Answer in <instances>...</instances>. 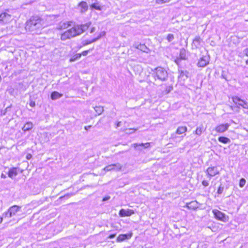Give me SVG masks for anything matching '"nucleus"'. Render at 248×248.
Masks as SVG:
<instances>
[{
	"instance_id": "f257e3e1",
	"label": "nucleus",
	"mask_w": 248,
	"mask_h": 248,
	"mask_svg": "<svg viewBox=\"0 0 248 248\" xmlns=\"http://www.w3.org/2000/svg\"><path fill=\"white\" fill-rule=\"evenodd\" d=\"M90 25L91 23L89 22L83 25L74 26L62 33L61 34V39L62 41H65L79 35L86 31Z\"/></svg>"
},
{
	"instance_id": "f03ea898",
	"label": "nucleus",
	"mask_w": 248,
	"mask_h": 248,
	"mask_svg": "<svg viewBox=\"0 0 248 248\" xmlns=\"http://www.w3.org/2000/svg\"><path fill=\"white\" fill-rule=\"evenodd\" d=\"M44 26L43 20L39 18L33 17L31 18L26 22L25 29L27 31H32L41 29Z\"/></svg>"
},
{
	"instance_id": "7ed1b4c3",
	"label": "nucleus",
	"mask_w": 248,
	"mask_h": 248,
	"mask_svg": "<svg viewBox=\"0 0 248 248\" xmlns=\"http://www.w3.org/2000/svg\"><path fill=\"white\" fill-rule=\"evenodd\" d=\"M155 78L161 81H165L168 78L167 71L161 67H158L155 69Z\"/></svg>"
},
{
	"instance_id": "20e7f679",
	"label": "nucleus",
	"mask_w": 248,
	"mask_h": 248,
	"mask_svg": "<svg viewBox=\"0 0 248 248\" xmlns=\"http://www.w3.org/2000/svg\"><path fill=\"white\" fill-rule=\"evenodd\" d=\"M248 109V104L247 102L240 99L238 97H233V111L235 108Z\"/></svg>"
},
{
	"instance_id": "39448f33",
	"label": "nucleus",
	"mask_w": 248,
	"mask_h": 248,
	"mask_svg": "<svg viewBox=\"0 0 248 248\" xmlns=\"http://www.w3.org/2000/svg\"><path fill=\"white\" fill-rule=\"evenodd\" d=\"M12 20V16L8 13L4 12L0 14V22L7 24Z\"/></svg>"
},
{
	"instance_id": "423d86ee",
	"label": "nucleus",
	"mask_w": 248,
	"mask_h": 248,
	"mask_svg": "<svg viewBox=\"0 0 248 248\" xmlns=\"http://www.w3.org/2000/svg\"><path fill=\"white\" fill-rule=\"evenodd\" d=\"M213 213H214L215 217L218 220H220L223 222H226V221H228V217L226 216L225 214H224L222 212H221L220 211H219L217 210H213Z\"/></svg>"
},
{
	"instance_id": "0eeeda50",
	"label": "nucleus",
	"mask_w": 248,
	"mask_h": 248,
	"mask_svg": "<svg viewBox=\"0 0 248 248\" xmlns=\"http://www.w3.org/2000/svg\"><path fill=\"white\" fill-rule=\"evenodd\" d=\"M209 59L210 58L208 56H203L199 59L197 63L198 66L200 67H205L209 63Z\"/></svg>"
},
{
	"instance_id": "6e6552de",
	"label": "nucleus",
	"mask_w": 248,
	"mask_h": 248,
	"mask_svg": "<svg viewBox=\"0 0 248 248\" xmlns=\"http://www.w3.org/2000/svg\"><path fill=\"white\" fill-rule=\"evenodd\" d=\"M219 170L217 167H209L206 170V173L210 177H213L219 173Z\"/></svg>"
},
{
	"instance_id": "1a4fd4ad",
	"label": "nucleus",
	"mask_w": 248,
	"mask_h": 248,
	"mask_svg": "<svg viewBox=\"0 0 248 248\" xmlns=\"http://www.w3.org/2000/svg\"><path fill=\"white\" fill-rule=\"evenodd\" d=\"M202 42V40L200 37H196L193 41L192 44V48L197 49L200 48Z\"/></svg>"
},
{
	"instance_id": "9d476101",
	"label": "nucleus",
	"mask_w": 248,
	"mask_h": 248,
	"mask_svg": "<svg viewBox=\"0 0 248 248\" xmlns=\"http://www.w3.org/2000/svg\"><path fill=\"white\" fill-rule=\"evenodd\" d=\"M134 214L133 210L129 209H122L119 212V215L121 217H128Z\"/></svg>"
},
{
	"instance_id": "9b49d317",
	"label": "nucleus",
	"mask_w": 248,
	"mask_h": 248,
	"mask_svg": "<svg viewBox=\"0 0 248 248\" xmlns=\"http://www.w3.org/2000/svg\"><path fill=\"white\" fill-rule=\"evenodd\" d=\"M20 206L17 205H13L10 207L8 209V212H9V217H11L12 216L16 215V213L20 210Z\"/></svg>"
},
{
	"instance_id": "f8f14e48",
	"label": "nucleus",
	"mask_w": 248,
	"mask_h": 248,
	"mask_svg": "<svg viewBox=\"0 0 248 248\" xmlns=\"http://www.w3.org/2000/svg\"><path fill=\"white\" fill-rule=\"evenodd\" d=\"M132 236V233L130 232L128 234H120L117 238L118 242H121L126 239L130 238Z\"/></svg>"
},
{
	"instance_id": "ddd939ff",
	"label": "nucleus",
	"mask_w": 248,
	"mask_h": 248,
	"mask_svg": "<svg viewBox=\"0 0 248 248\" xmlns=\"http://www.w3.org/2000/svg\"><path fill=\"white\" fill-rule=\"evenodd\" d=\"M228 124H220L216 127L215 131L217 133H222L228 129Z\"/></svg>"
},
{
	"instance_id": "4468645a",
	"label": "nucleus",
	"mask_w": 248,
	"mask_h": 248,
	"mask_svg": "<svg viewBox=\"0 0 248 248\" xmlns=\"http://www.w3.org/2000/svg\"><path fill=\"white\" fill-rule=\"evenodd\" d=\"M78 8L80 12L84 13L86 12L88 9V6L86 2L82 1L80 2L78 5Z\"/></svg>"
},
{
	"instance_id": "2eb2a0df",
	"label": "nucleus",
	"mask_w": 248,
	"mask_h": 248,
	"mask_svg": "<svg viewBox=\"0 0 248 248\" xmlns=\"http://www.w3.org/2000/svg\"><path fill=\"white\" fill-rule=\"evenodd\" d=\"M188 209L195 210L199 208L198 203L196 201L187 203L186 206Z\"/></svg>"
},
{
	"instance_id": "dca6fc26",
	"label": "nucleus",
	"mask_w": 248,
	"mask_h": 248,
	"mask_svg": "<svg viewBox=\"0 0 248 248\" xmlns=\"http://www.w3.org/2000/svg\"><path fill=\"white\" fill-rule=\"evenodd\" d=\"M18 173V169L16 168H13L11 169L8 173V176L11 178L16 177Z\"/></svg>"
},
{
	"instance_id": "f3484780",
	"label": "nucleus",
	"mask_w": 248,
	"mask_h": 248,
	"mask_svg": "<svg viewBox=\"0 0 248 248\" xmlns=\"http://www.w3.org/2000/svg\"><path fill=\"white\" fill-rule=\"evenodd\" d=\"M134 47L137 49H138L143 52H148V48L146 47V46L144 44H135Z\"/></svg>"
},
{
	"instance_id": "a211bd4d",
	"label": "nucleus",
	"mask_w": 248,
	"mask_h": 248,
	"mask_svg": "<svg viewBox=\"0 0 248 248\" xmlns=\"http://www.w3.org/2000/svg\"><path fill=\"white\" fill-rule=\"evenodd\" d=\"M33 127V124L31 122H27L22 128L24 132L31 130Z\"/></svg>"
},
{
	"instance_id": "6ab92c4d",
	"label": "nucleus",
	"mask_w": 248,
	"mask_h": 248,
	"mask_svg": "<svg viewBox=\"0 0 248 248\" xmlns=\"http://www.w3.org/2000/svg\"><path fill=\"white\" fill-rule=\"evenodd\" d=\"M104 6H101L98 2H94L90 6L91 9H94L98 11H101L103 10Z\"/></svg>"
},
{
	"instance_id": "aec40b11",
	"label": "nucleus",
	"mask_w": 248,
	"mask_h": 248,
	"mask_svg": "<svg viewBox=\"0 0 248 248\" xmlns=\"http://www.w3.org/2000/svg\"><path fill=\"white\" fill-rule=\"evenodd\" d=\"M187 130V128L185 126H179L178 127L176 133L178 135H181L186 132Z\"/></svg>"
},
{
	"instance_id": "412c9836",
	"label": "nucleus",
	"mask_w": 248,
	"mask_h": 248,
	"mask_svg": "<svg viewBox=\"0 0 248 248\" xmlns=\"http://www.w3.org/2000/svg\"><path fill=\"white\" fill-rule=\"evenodd\" d=\"M93 108L97 114L95 116L101 115L104 111V108L102 106H96Z\"/></svg>"
},
{
	"instance_id": "4be33fe9",
	"label": "nucleus",
	"mask_w": 248,
	"mask_h": 248,
	"mask_svg": "<svg viewBox=\"0 0 248 248\" xmlns=\"http://www.w3.org/2000/svg\"><path fill=\"white\" fill-rule=\"evenodd\" d=\"M188 73L186 71H181L180 73V75L179 76V78L181 79H182L183 80H186L188 78Z\"/></svg>"
},
{
	"instance_id": "5701e85b",
	"label": "nucleus",
	"mask_w": 248,
	"mask_h": 248,
	"mask_svg": "<svg viewBox=\"0 0 248 248\" xmlns=\"http://www.w3.org/2000/svg\"><path fill=\"white\" fill-rule=\"evenodd\" d=\"M62 96V94H60L57 92H53L51 95V98L52 100H56Z\"/></svg>"
},
{
	"instance_id": "b1692460",
	"label": "nucleus",
	"mask_w": 248,
	"mask_h": 248,
	"mask_svg": "<svg viewBox=\"0 0 248 248\" xmlns=\"http://www.w3.org/2000/svg\"><path fill=\"white\" fill-rule=\"evenodd\" d=\"M132 146L135 148H137V147L139 146H143L145 148H147L148 147H149L150 146V143L147 142V143H141V144H138V143H134L132 145Z\"/></svg>"
},
{
	"instance_id": "393cba45",
	"label": "nucleus",
	"mask_w": 248,
	"mask_h": 248,
	"mask_svg": "<svg viewBox=\"0 0 248 248\" xmlns=\"http://www.w3.org/2000/svg\"><path fill=\"white\" fill-rule=\"evenodd\" d=\"M81 54H80V53L76 54V55L72 56L71 58L70 59L69 61L70 62H75L78 59H79L81 57Z\"/></svg>"
},
{
	"instance_id": "a878e982",
	"label": "nucleus",
	"mask_w": 248,
	"mask_h": 248,
	"mask_svg": "<svg viewBox=\"0 0 248 248\" xmlns=\"http://www.w3.org/2000/svg\"><path fill=\"white\" fill-rule=\"evenodd\" d=\"M114 170V166L113 164L109 165L107 166H106L105 168H104L103 170L106 172L107 171H109L111 170Z\"/></svg>"
},
{
	"instance_id": "bb28decb",
	"label": "nucleus",
	"mask_w": 248,
	"mask_h": 248,
	"mask_svg": "<svg viewBox=\"0 0 248 248\" xmlns=\"http://www.w3.org/2000/svg\"><path fill=\"white\" fill-rule=\"evenodd\" d=\"M194 132L198 136H200L202 133V127H197Z\"/></svg>"
},
{
	"instance_id": "cd10ccee",
	"label": "nucleus",
	"mask_w": 248,
	"mask_h": 248,
	"mask_svg": "<svg viewBox=\"0 0 248 248\" xmlns=\"http://www.w3.org/2000/svg\"><path fill=\"white\" fill-rule=\"evenodd\" d=\"M171 0H155V3L157 4L161 5L164 3L169 2Z\"/></svg>"
},
{
	"instance_id": "c85d7f7f",
	"label": "nucleus",
	"mask_w": 248,
	"mask_h": 248,
	"mask_svg": "<svg viewBox=\"0 0 248 248\" xmlns=\"http://www.w3.org/2000/svg\"><path fill=\"white\" fill-rule=\"evenodd\" d=\"M218 140L220 142H221L224 143H227L229 141H230V140H229V139H228L227 138H225V137H223L219 138Z\"/></svg>"
},
{
	"instance_id": "c756f323",
	"label": "nucleus",
	"mask_w": 248,
	"mask_h": 248,
	"mask_svg": "<svg viewBox=\"0 0 248 248\" xmlns=\"http://www.w3.org/2000/svg\"><path fill=\"white\" fill-rule=\"evenodd\" d=\"M114 168V170H120L122 168V165L120 163H116L113 164Z\"/></svg>"
},
{
	"instance_id": "7c9ffc66",
	"label": "nucleus",
	"mask_w": 248,
	"mask_h": 248,
	"mask_svg": "<svg viewBox=\"0 0 248 248\" xmlns=\"http://www.w3.org/2000/svg\"><path fill=\"white\" fill-rule=\"evenodd\" d=\"M180 57L181 59H183V60L186 59V50H185L182 49L180 51Z\"/></svg>"
},
{
	"instance_id": "2f4dec72",
	"label": "nucleus",
	"mask_w": 248,
	"mask_h": 248,
	"mask_svg": "<svg viewBox=\"0 0 248 248\" xmlns=\"http://www.w3.org/2000/svg\"><path fill=\"white\" fill-rule=\"evenodd\" d=\"M70 26V24L68 22H65L62 24V26H60L58 28L59 30H62V29H66Z\"/></svg>"
},
{
	"instance_id": "473e14b6",
	"label": "nucleus",
	"mask_w": 248,
	"mask_h": 248,
	"mask_svg": "<svg viewBox=\"0 0 248 248\" xmlns=\"http://www.w3.org/2000/svg\"><path fill=\"white\" fill-rule=\"evenodd\" d=\"M246 180L244 178H241L240 180L239 186L240 187H243L246 184Z\"/></svg>"
},
{
	"instance_id": "72a5a7b5",
	"label": "nucleus",
	"mask_w": 248,
	"mask_h": 248,
	"mask_svg": "<svg viewBox=\"0 0 248 248\" xmlns=\"http://www.w3.org/2000/svg\"><path fill=\"white\" fill-rule=\"evenodd\" d=\"M136 130V129L134 128L126 129L125 130V133L127 134H130L131 133H134Z\"/></svg>"
},
{
	"instance_id": "f704fd0d",
	"label": "nucleus",
	"mask_w": 248,
	"mask_h": 248,
	"mask_svg": "<svg viewBox=\"0 0 248 248\" xmlns=\"http://www.w3.org/2000/svg\"><path fill=\"white\" fill-rule=\"evenodd\" d=\"M174 39V35L172 34H169L167 36V39L169 42L171 41Z\"/></svg>"
},
{
	"instance_id": "c9c22d12",
	"label": "nucleus",
	"mask_w": 248,
	"mask_h": 248,
	"mask_svg": "<svg viewBox=\"0 0 248 248\" xmlns=\"http://www.w3.org/2000/svg\"><path fill=\"white\" fill-rule=\"evenodd\" d=\"M105 34H106V32L105 31H102L98 35V36L96 38H95L94 39H96V41H97V40L100 39L101 37L105 36Z\"/></svg>"
},
{
	"instance_id": "e433bc0d",
	"label": "nucleus",
	"mask_w": 248,
	"mask_h": 248,
	"mask_svg": "<svg viewBox=\"0 0 248 248\" xmlns=\"http://www.w3.org/2000/svg\"><path fill=\"white\" fill-rule=\"evenodd\" d=\"M223 191V187L220 186L218 188L217 193L218 194H221L222 193Z\"/></svg>"
},
{
	"instance_id": "4c0bfd02",
	"label": "nucleus",
	"mask_w": 248,
	"mask_h": 248,
	"mask_svg": "<svg viewBox=\"0 0 248 248\" xmlns=\"http://www.w3.org/2000/svg\"><path fill=\"white\" fill-rule=\"evenodd\" d=\"M202 184L203 186H207L209 185V183L208 181L207 180H203L202 182Z\"/></svg>"
},
{
	"instance_id": "58836bf2",
	"label": "nucleus",
	"mask_w": 248,
	"mask_h": 248,
	"mask_svg": "<svg viewBox=\"0 0 248 248\" xmlns=\"http://www.w3.org/2000/svg\"><path fill=\"white\" fill-rule=\"evenodd\" d=\"M96 41V39H93L91 41H86V43H85V45H88V44H90L91 43H92L93 42H94Z\"/></svg>"
},
{
	"instance_id": "ea45409f",
	"label": "nucleus",
	"mask_w": 248,
	"mask_h": 248,
	"mask_svg": "<svg viewBox=\"0 0 248 248\" xmlns=\"http://www.w3.org/2000/svg\"><path fill=\"white\" fill-rule=\"evenodd\" d=\"M3 216L4 217H9V212H8V210H7V211L4 212L3 214Z\"/></svg>"
},
{
	"instance_id": "a19ab883",
	"label": "nucleus",
	"mask_w": 248,
	"mask_h": 248,
	"mask_svg": "<svg viewBox=\"0 0 248 248\" xmlns=\"http://www.w3.org/2000/svg\"><path fill=\"white\" fill-rule=\"evenodd\" d=\"M88 52H89V50H86V51H83L80 54H81V55H83V56H86L88 54Z\"/></svg>"
},
{
	"instance_id": "79ce46f5",
	"label": "nucleus",
	"mask_w": 248,
	"mask_h": 248,
	"mask_svg": "<svg viewBox=\"0 0 248 248\" xmlns=\"http://www.w3.org/2000/svg\"><path fill=\"white\" fill-rule=\"evenodd\" d=\"M243 53L246 56H248V48L245 49L243 51Z\"/></svg>"
},
{
	"instance_id": "37998d69",
	"label": "nucleus",
	"mask_w": 248,
	"mask_h": 248,
	"mask_svg": "<svg viewBox=\"0 0 248 248\" xmlns=\"http://www.w3.org/2000/svg\"><path fill=\"white\" fill-rule=\"evenodd\" d=\"M121 122H118L116 124V127L117 128L121 126Z\"/></svg>"
},
{
	"instance_id": "c03bdc74",
	"label": "nucleus",
	"mask_w": 248,
	"mask_h": 248,
	"mask_svg": "<svg viewBox=\"0 0 248 248\" xmlns=\"http://www.w3.org/2000/svg\"><path fill=\"white\" fill-rule=\"evenodd\" d=\"M30 105L32 107H34L35 105V103L34 102H31L30 104Z\"/></svg>"
},
{
	"instance_id": "a18cd8bd",
	"label": "nucleus",
	"mask_w": 248,
	"mask_h": 248,
	"mask_svg": "<svg viewBox=\"0 0 248 248\" xmlns=\"http://www.w3.org/2000/svg\"><path fill=\"white\" fill-rule=\"evenodd\" d=\"M115 236V234H111L108 236V238L109 239H111V238H114Z\"/></svg>"
},
{
	"instance_id": "49530a36",
	"label": "nucleus",
	"mask_w": 248,
	"mask_h": 248,
	"mask_svg": "<svg viewBox=\"0 0 248 248\" xmlns=\"http://www.w3.org/2000/svg\"><path fill=\"white\" fill-rule=\"evenodd\" d=\"M31 157V154L27 155L26 158L27 159H30Z\"/></svg>"
},
{
	"instance_id": "de8ad7c7",
	"label": "nucleus",
	"mask_w": 248,
	"mask_h": 248,
	"mask_svg": "<svg viewBox=\"0 0 248 248\" xmlns=\"http://www.w3.org/2000/svg\"><path fill=\"white\" fill-rule=\"evenodd\" d=\"M109 198H110V197H105V198H103V201H107V200H109Z\"/></svg>"
},
{
	"instance_id": "09e8293b",
	"label": "nucleus",
	"mask_w": 248,
	"mask_h": 248,
	"mask_svg": "<svg viewBox=\"0 0 248 248\" xmlns=\"http://www.w3.org/2000/svg\"><path fill=\"white\" fill-rule=\"evenodd\" d=\"M95 31V28L93 27L91 29L90 33H93Z\"/></svg>"
},
{
	"instance_id": "8fccbe9b",
	"label": "nucleus",
	"mask_w": 248,
	"mask_h": 248,
	"mask_svg": "<svg viewBox=\"0 0 248 248\" xmlns=\"http://www.w3.org/2000/svg\"><path fill=\"white\" fill-rule=\"evenodd\" d=\"M91 127V125L85 126L84 128H85V129L88 130Z\"/></svg>"
},
{
	"instance_id": "3c124183",
	"label": "nucleus",
	"mask_w": 248,
	"mask_h": 248,
	"mask_svg": "<svg viewBox=\"0 0 248 248\" xmlns=\"http://www.w3.org/2000/svg\"><path fill=\"white\" fill-rule=\"evenodd\" d=\"M1 177L2 178H6V175H4V174L2 173L1 175Z\"/></svg>"
},
{
	"instance_id": "603ef678",
	"label": "nucleus",
	"mask_w": 248,
	"mask_h": 248,
	"mask_svg": "<svg viewBox=\"0 0 248 248\" xmlns=\"http://www.w3.org/2000/svg\"><path fill=\"white\" fill-rule=\"evenodd\" d=\"M2 220H3L2 217H0V224L2 222Z\"/></svg>"
},
{
	"instance_id": "864d4df0",
	"label": "nucleus",
	"mask_w": 248,
	"mask_h": 248,
	"mask_svg": "<svg viewBox=\"0 0 248 248\" xmlns=\"http://www.w3.org/2000/svg\"><path fill=\"white\" fill-rule=\"evenodd\" d=\"M246 64L248 65V59L246 61Z\"/></svg>"
}]
</instances>
